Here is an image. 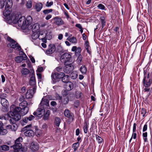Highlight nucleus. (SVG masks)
Segmentation results:
<instances>
[{
	"label": "nucleus",
	"mask_w": 152,
	"mask_h": 152,
	"mask_svg": "<svg viewBox=\"0 0 152 152\" xmlns=\"http://www.w3.org/2000/svg\"><path fill=\"white\" fill-rule=\"evenodd\" d=\"M28 104L27 102L26 101H24L20 103L19 104V107H16L14 105H12L11 106H15V109H14V110L15 111H19V110H20V109L24 107H27Z\"/></svg>",
	"instance_id": "nucleus-15"
},
{
	"label": "nucleus",
	"mask_w": 152,
	"mask_h": 152,
	"mask_svg": "<svg viewBox=\"0 0 152 152\" xmlns=\"http://www.w3.org/2000/svg\"><path fill=\"white\" fill-rule=\"evenodd\" d=\"M53 4V1H51L50 2H49V1H47L46 4V6L47 7H50Z\"/></svg>",
	"instance_id": "nucleus-55"
},
{
	"label": "nucleus",
	"mask_w": 152,
	"mask_h": 152,
	"mask_svg": "<svg viewBox=\"0 0 152 152\" xmlns=\"http://www.w3.org/2000/svg\"><path fill=\"white\" fill-rule=\"evenodd\" d=\"M64 65L65 66L63 69L64 72L68 74L73 70L74 67L72 64H68L65 63Z\"/></svg>",
	"instance_id": "nucleus-4"
},
{
	"label": "nucleus",
	"mask_w": 152,
	"mask_h": 152,
	"mask_svg": "<svg viewBox=\"0 0 152 152\" xmlns=\"http://www.w3.org/2000/svg\"><path fill=\"white\" fill-rule=\"evenodd\" d=\"M1 103L2 106L5 107V110L7 111V107L9 105V103L7 99L1 100Z\"/></svg>",
	"instance_id": "nucleus-22"
},
{
	"label": "nucleus",
	"mask_w": 152,
	"mask_h": 152,
	"mask_svg": "<svg viewBox=\"0 0 152 152\" xmlns=\"http://www.w3.org/2000/svg\"><path fill=\"white\" fill-rule=\"evenodd\" d=\"M70 42H72L73 43H76L77 42V39L75 37H72L69 39Z\"/></svg>",
	"instance_id": "nucleus-50"
},
{
	"label": "nucleus",
	"mask_w": 152,
	"mask_h": 152,
	"mask_svg": "<svg viewBox=\"0 0 152 152\" xmlns=\"http://www.w3.org/2000/svg\"><path fill=\"white\" fill-rule=\"evenodd\" d=\"M35 7L36 11L39 12L42 8L43 4L41 3L38 2L35 4Z\"/></svg>",
	"instance_id": "nucleus-26"
},
{
	"label": "nucleus",
	"mask_w": 152,
	"mask_h": 152,
	"mask_svg": "<svg viewBox=\"0 0 152 152\" xmlns=\"http://www.w3.org/2000/svg\"><path fill=\"white\" fill-rule=\"evenodd\" d=\"M15 106H11L10 107V111L8 113V115L10 117H13L10 120V122L12 124L15 123L16 121L19 120L21 118L20 115L16 113V111L14 110Z\"/></svg>",
	"instance_id": "nucleus-2"
},
{
	"label": "nucleus",
	"mask_w": 152,
	"mask_h": 152,
	"mask_svg": "<svg viewBox=\"0 0 152 152\" xmlns=\"http://www.w3.org/2000/svg\"><path fill=\"white\" fill-rule=\"evenodd\" d=\"M30 75L31 76V77L29 81V84L31 85H35L36 84V81L34 74L33 73H32Z\"/></svg>",
	"instance_id": "nucleus-20"
},
{
	"label": "nucleus",
	"mask_w": 152,
	"mask_h": 152,
	"mask_svg": "<svg viewBox=\"0 0 152 152\" xmlns=\"http://www.w3.org/2000/svg\"><path fill=\"white\" fill-rule=\"evenodd\" d=\"M21 73L23 75H27L29 72V70L26 68H23L21 70Z\"/></svg>",
	"instance_id": "nucleus-36"
},
{
	"label": "nucleus",
	"mask_w": 152,
	"mask_h": 152,
	"mask_svg": "<svg viewBox=\"0 0 152 152\" xmlns=\"http://www.w3.org/2000/svg\"><path fill=\"white\" fill-rule=\"evenodd\" d=\"M5 4V9H11L12 5V0H8L4 1V5Z\"/></svg>",
	"instance_id": "nucleus-21"
},
{
	"label": "nucleus",
	"mask_w": 152,
	"mask_h": 152,
	"mask_svg": "<svg viewBox=\"0 0 152 152\" xmlns=\"http://www.w3.org/2000/svg\"><path fill=\"white\" fill-rule=\"evenodd\" d=\"M15 61L18 63H20L21 62L23 61L22 59V57L21 56H18L15 58Z\"/></svg>",
	"instance_id": "nucleus-41"
},
{
	"label": "nucleus",
	"mask_w": 152,
	"mask_h": 152,
	"mask_svg": "<svg viewBox=\"0 0 152 152\" xmlns=\"http://www.w3.org/2000/svg\"><path fill=\"white\" fill-rule=\"evenodd\" d=\"M140 113L143 117H144L147 114V112L146 110L144 108H142L140 110Z\"/></svg>",
	"instance_id": "nucleus-38"
},
{
	"label": "nucleus",
	"mask_w": 152,
	"mask_h": 152,
	"mask_svg": "<svg viewBox=\"0 0 152 152\" xmlns=\"http://www.w3.org/2000/svg\"><path fill=\"white\" fill-rule=\"evenodd\" d=\"M11 12L10 9H5L3 12V15L4 17V18L7 20H12L11 15H10Z\"/></svg>",
	"instance_id": "nucleus-10"
},
{
	"label": "nucleus",
	"mask_w": 152,
	"mask_h": 152,
	"mask_svg": "<svg viewBox=\"0 0 152 152\" xmlns=\"http://www.w3.org/2000/svg\"><path fill=\"white\" fill-rule=\"evenodd\" d=\"M31 149L33 151H36L39 148L38 144L35 142H33L31 144Z\"/></svg>",
	"instance_id": "nucleus-17"
},
{
	"label": "nucleus",
	"mask_w": 152,
	"mask_h": 152,
	"mask_svg": "<svg viewBox=\"0 0 152 152\" xmlns=\"http://www.w3.org/2000/svg\"><path fill=\"white\" fill-rule=\"evenodd\" d=\"M64 114L65 116L69 118L72 121L74 120V114L68 109H66L65 110Z\"/></svg>",
	"instance_id": "nucleus-9"
},
{
	"label": "nucleus",
	"mask_w": 152,
	"mask_h": 152,
	"mask_svg": "<svg viewBox=\"0 0 152 152\" xmlns=\"http://www.w3.org/2000/svg\"><path fill=\"white\" fill-rule=\"evenodd\" d=\"M35 118L34 116L32 115H30L28 116L24 117L23 119V121L26 123H27L33 120Z\"/></svg>",
	"instance_id": "nucleus-19"
},
{
	"label": "nucleus",
	"mask_w": 152,
	"mask_h": 152,
	"mask_svg": "<svg viewBox=\"0 0 152 152\" xmlns=\"http://www.w3.org/2000/svg\"><path fill=\"white\" fill-rule=\"evenodd\" d=\"M70 77L71 79L74 80L77 77V75L76 72H73L70 75Z\"/></svg>",
	"instance_id": "nucleus-40"
},
{
	"label": "nucleus",
	"mask_w": 152,
	"mask_h": 152,
	"mask_svg": "<svg viewBox=\"0 0 152 152\" xmlns=\"http://www.w3.org/2000/svg\"><path fill=\"white\" fill-rule=\"evenodd\" d=\"M147 129V125L146 123L144 125L143 128V132H144L146 131Z\"/></svg>",
	"instance_id": "nucleus-62"
},
{
	"label": "nucleus",
	"mask_w": 152,
	"mask_h": 152,
	"mask_svg": "<svg viewBox=\"0 0 152 152\" xmlns=\"http://www.w3.org/2000/svg\"><path fill=\"white\" fill-rule=\"evenodd\" d=\"M81 96V93L80 92L77 91L75 93V96L77 98H80Z\"/></svg>",
	"instance_id": "nucleus-53"
},
{
	"label": "nucleus",
	"mask_w": 152,
	"mask_h": 152,
	"mask_svg": "<svg viewBox=\"0 0 152 152\" xmlns=\"http://www.w3.org/2000/svg\"><path fill=\"white\" fill-rule=\"evenodd\" d=\"M7 95L6 94H2L1 95L0 98L1 100H2V99H6V98H7Z\"/></svg>",
	"instance_id": "nucleus-52"
},
{
	"label": "nucleus",
	"mask_w": 152,
	"mask_h": 152,
	"mask_svg": "<svg viewBox=\"0 0 152 152\" xmlns=\"http://www.w3.org/2000/svg\"><path fill=\"white\" fill-rule=\"evenodd\" d=\"M65 87L67 91H70L72 90L74 88V84L71 82H67L65 85Z\"/></svg>",
	"instance_id": "nucleus-24"
},
{
	"label": "nucleus",
	"mask_w": 152,
	"mask_h": 152,
	"mask_svg": "<svg viewBox=\"0 0 152 152\" xmlns=\"http://www.w3.org/2000/svg\"><path fill=\"white\" fill-rule=\"evenodd\" d=\"M56 49V48L55 45L53 44H50L46 50V53L48 55L51 54L55 52Z\"/></svg>",
	"instance_id": "nucleus-8"
},
{
	"label": "nucleus",
	"mask_w": 152,
	"mask_h": 152,
	"mask_svg": "<svg viewBox=\"0 0 152 152\" xmlns=\"http://www.w3.org/2000/svg\"><path fill=\"white\" fill-rule=\"evenodd\" d=\"M33 93H32V90H28L26 94V97L27 99H29L33 97Z\"/></svg>",
	"instance_id": "nucleus-30"
},
{
	"label": "nucleus",
	"mask_w": 152,
	"mask_h": 152,
	"mask_svg": "<svg viewBox=\"0 0 152 152\" xmlns=\"http://www.w3.org/2000/svg\"><path fill=\"white\" fill-rule=\"evenodd\" d=\"M80 146V143L77 142L76 143H74L72 145V148L74 149V151L75 152L77 150L78 147Z\"/></svg>",
	"instance_id": "nucleus-35"
},
{
	"label": "nucleus",
	"mask_w": 152,
	"mask_h": 152,
	"mask_svg": "<svg viewBox=\"0 0 152 152\" xmlns=\"http://www.w3.org/2000/svg\"><path fill=\"white\" fill-rule=\"evenodd\" d=\"M61 122V120L58 117L55 118L54 123L57 126H59Z\"/></svg>",
	"instance_id": "nucleus-34"
},
{
	"label": "nucleus",
	"mask_w": 152,
	"mask_h": 152,
	"mask_svg": "<svg viewBox=\"0 0 152 152\" xmlns=\"http://www.w3.org/2000/svg\"><path fill=\"white\" fill-rule=\"evenodd\" d=\"M14 151H19L20 149L22 148V145L21 144H15L14 145L12 146Z\"/></svg>",
	"instance_id": "nucleus-29"
},
{
	"label": "nucleus",
	"mask_w": 152,
	"mask_h": 152,
	"mask_svg": "<svg viewBox=\"0 0 152 152\" xmlns=\"http://www.w3.org/2000/svg\"><path fill=\"white\" fill-rule=\"evenodd\" d=\"M29 110L28 107H24L23 108H22L19 110V111H16V113L18 114L21 116L24 115L26 114L28 112Z\"/></svg>",
	"instance_id": "nucleus-12"
},
{
	"label": "nucleus",
	"mask_w": 152,
	"mask_h": 152,
	"mask_svg": "<svg viewBox=\"0 0 152 152\" xmlns=\"http://www.w3.org/2000/svg\"><path fill=\"white\" fill-rule=\"evenodd\" d=\"M145 73L144 71V76L143 81L144 86L145 87H148L151 85L152 83V80L151 79H149V73H148L147 77L145 76Z\"/></svg>",
	"instance_id": "nucleus-3"
},
{
	"label": "nucleus",
	"mask_w": 152,
	"mask_h": 152,
	"mask_svg": "<svg viewBox=\"0 0 152 152\" xmlns=\"http://www.w3.org/2000/svg\"><path fill=\"white\" fill-rule=\"evenodd\" d=\"M136 134L135 133L133 132L132 137L129 140V142L130 143L131 142L133 137L134 139H136Z\"/></svg>",
	"instance_id": "nucleus-54"
},
{
	"label": "nucleus",
	"mask_w": 152,
	"mask_h": 152,
	"mask_svg": "<svg viewBox=\"0 0 152 152\" xmlns=\"http://www.w3.org/2000/svg\"><path fill=\"white\" fill-rule=\"evenodd\" d=\"M43 35V34L42 32L40 33L39 35H38L37 33L34 32V33L32 35L31 37L33 39H37L38 38L40 39L41 36H42Z\"/></svg>",
	"instance_id": "nucleus-27"
},
{
	"label": "nucleus",
	"mask_w": 152,
	"mask_h": 152,
	"mask_svg": "<svg viewBox=\"0 0 152 152\" xmlns=\"http://www.w3.org/2000/svg\"><path fill=\"white\" fill-rule=\"evenodd\" d=\"M88 128V126L87 125V122H85L83 127L84 132L85 133H86L87 132Z\"/></svg>",
	"instance_id": "nucleus-39"
},
{
	"label": "nucleus",
	"mask_w": 152,
	"mask_h": 152,
	"mask_svg": "<svg viewBox=\"0 0 152 152\" xmlns=\"http://www.w3.org/2000/svg\"><path fill=\"white\" fill-rule=\"evenodd\" d=\"M50 114V110H48L46 111V112L44 114L43 117V119L45 120H47L49 118V115Z\"/></svg>",
	"instance_id": "nucleus-33"
},
{
	"label": "nucleus",
	"mask_w": 152,
	"mask_h": 152,
	"mask_svg": "<svg viewBox=\"0 0 152 152\" xmlns=\"http://www.w3.org/2000/svg\"><path fill=\"white\" fill-rule=\"evenodd\" d=\"M40 29V26L38 23L34 24L32 28V31L33 32L37 33L39 31Z\"/></svg>",
	"instance_id": "nucleus-25"
},
{
	"label": "nucleus",
	"mask_w": 152,
	"mask_h": 152,
	"mask_svg": "<svg viewBox=\"0 0 152 152\" xmlns=\"http://www.w3.org/2000/svg\"><path fill=\"white\" fill-rule=\"evenodd\" d=\"M82 59V56L80 54H79L77 60V62L78 64H80L81 63Z\"/></svg>",
	"instance_id": "nucleus-46"
},
{
	"label": "nucleus",
	"mask_w": 152,
	"mask_h": 152,
	"mask_svg": "<svg viewBox=\"0 0 152 152\" xmlns=\"http://www.w3.org/2000/svg\"><path fill=\"white\" fill-rule=\"evenodd\" d=\"M102 24V28H103L105 25V18L104 16H101L99 19Z\"/></svg>",
	"instance_id": "nucleus-37"
},
{
	"label": "nucleus",
	"mask_w": 152,
	"mask_h": 152,
	"mask_svg": "<svg viewBox=\"0 0 152 152\" xmlns=\"http://www.w3.org/2000/svg\"><path fill=\"white\" fill-rule=\"evenodd\" d=\"M85 48L87 52L89 54H90L91 53V51L90 46L89 47H87V48Z\"/></svg>",
	"instance_id": "nucleus-64"
},
{
	"label": "nucleus",
	"mask_w": 152,
	"mask_h": 152,
	"mask_svg": "<svg viewBox=\"0 0 152 152\" xmlns=\"http://www.w3.org/2000/svg\"><path fill=\"white\" fill-rule=\"evenodd\" d=\"M64 75V73H52L51 75V78L53 81V83H55L56 82V80L61 78L62 75Z\"/></svg>",
	"instance_id": "nucleus-7"
},
{
	"label": "nucleus",
	"mask_w": 152,
	"mask_h": 152,
	"mask_svg": "<svg viewBox=\"0 0 152 152\" xmlns=\"http://www.w3.org/2000/svg\"><path fill=\"white\" fill-rule=\"evenodd\" d=\"M21 56L22 57V61L26 60L27 58V56L24 53H23V55Z\"/></svg>",
	"instance_id": "nucleus-57"
},
{
	"label": "nucleus",
	"mask_w": 152,
	"mask_h": 152,
	"mask_svg": "<svg viewBox=\"0 0 152 152\" xmlns=\"http://www.w3.org/2000/svg\"><path fill=\"white\" fill-rule=\"evenodd\" d=\"M4 1H0V8H2L4 6Z\"/></svg>",
	"instance_id": "nucleus-58"
},
{
	"label": "nucleus",
	"mask_w": 152,
	"mask_h": 152,
	"mask_svg": "<svg viewBox=\"0 0 152 152\" xmlns=\"http://www.w3.org/2000/svg\"><path fill=\"white\" fill-rule=\"evenodd\" d=\"M7 40L8 41L10 42V43H12L13 41H14V40L12 39L10 37H8L7 38Z\"/></svg>",
	"instance_id": "nucleus-60"
},
{
	"label": "nucleus",
	"mask_w": 152,
	"mask_h": 152,
	"mask_svg": "<svg viewBox=\"0 0 152 152\" xmlns=\"http://www.w3.org/2000/svg\"><path fill=\"white\" fill-rule=\"evenodd\" d=\"M43 35H44L42 37H41V39L43 42L46 43L47 42V39L45 37L46 35V33H45L44 34H43Z\"/></svg>",
	"instance_id": "nucleus-49"
},
{
	"label": "nucleus",
	"mask_w": 152,
	"mask_h": 152,
	"mask_svg": "<svg viewBox=\"0 0 152 152\" xmlns=\"http://www.w3.org/2000/svg\"><path fill=\"white\" fill-rule=\"evenodd\" d=\"M71 58V55L67 53L63 54L60 58V61L62 62L68 63L67 62H69Z\"/></svg>",
	"instance_id": "nucleus-5"
},
{
	"label": "nucleus",
	"mask_w": 152,
	"mask_h": 152,
	"mask_svg": "<svg viewBox=\"0 0 152 152\" xmlns=\"http://www.w3.org/2000/svg\"><path fill=\"white\" fill-rule=\"evenodd\" d=\"M49 101L46 97H44L42 99L39 105V107H43V108L45 106V107L49 106Z\"/></svg>",
	"instance_id": "nucleus-14"
},
{
	"label": "nucleus",
	"mask_w": 152,
	"mask_h": 152,
	"mask_svg": "<svg viewBox=\"0 0 152 152\" xmlns=\"http://www.w3.org/2000/svg\"><path fill=\"white\" fill-rule=\"evenodd\" d=\"M22 140L23 138L21 137H19L15 141V144H21L20 142H22Z\"/></svg>",
	"instance_id": "nucleus-44"
},
{
	"label": "nucleus",
	"mask_w": 152,
	"mask_h": 152,
	"mask_svg": "<svg viewBox=\"0 0 152 152\" xmlns=\"http://www.w3.org/2000/svg\"><path fill=\"white\" fill-rule=\"evenodd\" d=\"M97 7L99 9L103 10H105V6L101 4H99L97 6Z\"/></svg>",
	"instance_id": "nucleus-47"
},
{
	"label": "nucleus",
	"mask_w": 152,
	"mask_h": 152,
	"mask_svg": "<svg viewBox=\"0 0 152 152\" xmlns=\"http://www.w3.org/2000/svg\"><path fill=\"white\" fill-rule=\"evenodd\" d=\"M39 107L38 108L36 111L33 113V114L38 117H41L45 114V111L43 107Z\"/></svg>",
	"instance_id": "nucleus-6"
},
{
	"label": "nucleus",
	"mask_w": 152,
	"mask_h": 152,
	"mask_svg": "<svg viewBox=\"0 0 152 152\" xmlns=\"http://www.w3.org/2000/svg\"><path fill=\"white\" fill-rule=\"evenodd\" d=\"M29 90H32V93H33V94H34L36 91V87L35 86H34L32 88V89H30Z\"/></svg>",
	"instance_id": "nucleus-63"
},
{
	"label": "nucleus",
	"mask_w": 152,
	"mask_h": 152,
	"mask_svg": "<svg viewBox=\"0 0 152 152\" xmlns=\"http://www.w3.org/2000/svg\"><path fill=\"white\" fill-rule=\"evenodd\" d=\"M67 90H63L61 92V93L63 96L66 97L68 94Z\"/></svg>",
	"instance_id": "nucleus-48"
},
{
	"label": "nucleus",
	"mask_w": 152,
	"mask_h": 152,
	"mask_svg": "<svg viewBox=\"0 0 152 152\" xmlns=\"http://www.w3.org/2000/svg\"><path fill=\"white\" fill-rule=\"evenodd\" d=\"M8 132L7 131L6 129H3V127L0 128V135H5Z\"/></svg>",
	"instance_id": "nucleus-32"
},
{
	"label": "nucleus",
	"mask_w": 152,
	"mask_h": 152,
	"mask_svg": "<svg viewBox=\"0 0 152 152\" xmlns=\"http://www.w3.org/2000/svg\"><path fill=\"white\" fill-rule=\"evenodd\" d=\"M25 130L26 131L24 132V134L26 136L30 137L33 136L34 135V132L32 130L28 129Z\"/></svg>",
	"instance_id": "nucleus-18"
},
{
	"label": "nucleus",
	"mask_w": 152,
	"mask_h": 152,
	"mask_svg": "<svg viewBox=\"0 0 152 152\" xmlns=\"http://www.w3.org/2000/svg\"><path fill=\"white\" fill-rule=\"evenodd\" d=\"M32 21V17L30 16L26 18L24 16H15L13 19V23H17L18 26L23 29H26L31 25Z\"/></svg>",
	"instance_id": "nucleus-1"
},
{
	"label": "nucleus",
	"mask_w": 152,
	"mask_h": 152,
	"mask_svg": "<svg viewBox=\"0 0 152 152\" xmlns=\"http://www.w3.org/2000/svg\"><path fill=\"white\" fill-rule=\"evenodd\" d=\"M18 127V125L14 123L11 125H7L6 128L7 129H9L12 131H15Z\"/></svg>",
	"instance_id": "nucleus-23"
},
{
	"label": "nucleus",
	"mask_w": 152,
	"mask_h": 152,
	"mask_svg": "<svg viewBox=\"0 0 152 152\" xmlns=\"http://www.w3.org/2000/svg\"><path fill=\"white\" fill-rule=\"evenodd\" d=\"M29 57L30 58V59L31 60V62L33 63H34L35 62V60L34 57L31 56L30 55L29 56Z\"/></svg>",
	"instance_id": "nucleus-61"
},
{
	"label": "nucleus",
	"mask_w": 152,
	"mask_h": 152,
	"mask_svg": "<svg viewBox=\"0 0 152 152\" xmlns=\"http://www.w3.org/2000/svg\"><path fill=\"white\" fill-rule=\"evenodd\" d=\"M57 99L60 100L59 102L62 105L67 104L69 101V98L67 97H64L61 99V97L58 95L57 96Z\"/></svg>",
	"instance_id": "nucleus-16"
},
{
	"label": "nucleus",
	"mask_w": 152,
	"mask_h": 152,
	"mask_svg": "<svg viewBox=\"0 0 152 152\" xmlns=\"http://www.w3.org/2000/svg\"><path fill=\"white\" fill-rule=\"evenodd\" d=\"M96 138L97 141L99 143H101L103 142L102 139L99 136L97 135H96Z\"/></svg>",
	"instance_id": "nucleus-43"
},
{
	"label": "nucleus",
	"mask_w": 152,
	"mask_h": 152,
	"mask_svg": "<svg viewBox=\"0 0 152 152\" xmlns=\"http://www.w3.org/2000/svg\"><path fill=\"white\" fill-rule=\"evenodd\" d=\"M1 149L3 151H7L9 150V147L6 145H3L1 146Z\"/></svg>",
	"instance_id": "nucleus-42"
},
{
	"label": "nucleus",
	"mask_w": 152,
	"mask_h": 152,
	"mask_svg": "<svg viewBox=\"0 0 152 152\" xmlns=\"http://www.w3.org/2000/svg\"><path fill=\"white\" fill-rule=\"evenodd\" d=\"M61 77V78L62 81L63 83H66V84L67 82H69V76L68 75H66L64 73V75H62Z\"/></svg>",
	"instance_id": "nucleus-28"
},
{
	"label": "nucleus",
	"mask_w": 152,
	"mask_h": 152,
	"mask_svg": "<svg viewBox=\"0 0 152 152\" xmlns=\"http://www.w3.org/2000/svg\"><path fill=\"white\" fill-rule=\"evenodd\" d=\"M25 99V98L23 96H20L19 98V100L20 102H23L24 101H25L24 100Z\"/></svg>",
	"instance_id": "nucleus-59"
},
{
	"label": "nucleus",
	"mask_w": 152,
	"mask_h": 152,
	"mask_svg": "<svg viewBox=\"0 0 152 152\" xmlns=\"http://www.w3.org/2000/svg\"><path fill=\"white\" fill-rule=\"evenodd\" d=\"M8 45L10 46L11 48L15 50H20L21 49V47L15 40L13 41L12 43H10L8 44Z\"/></svg>",
	"instance_id": "nucleus-13"
},
{
	"label": "nucleus",
	"mask_w": 152,
	"mask_h": 152,
	"mask_svg": "<svg viewBox=\"0 0 152 152\" xmlns=\"http://www.w3.org/2000/svg\"><path fill=\"white\" fill-rule=\"evenodd\" d=\"M63 70L62 67L59 66L57 67L55 69L56 71L59 72L62 71Z\"/></svg>",
	"instance_id": "nucleus-51"
},
{
	"label": "nucleus",
	"mask_w": 152,
	"mask_h": 152,
	"mask_svg": "<svg viewBox=\"0 0 152 152\" xmlns=\"http://www.w3.org/2000/svg\"><path fill=\"white\" fill-rule=\"evenodd\" d=\"M54 23L58 26H61L64 24V22L62 19L58 17H56L53 19Z\"/></svg>",
	"instance_id": "nucleus-11"
},
{
	"label": "nucleus",
	"mask_w": 152,
	"mask_h": 152,
	"mask_svg": "<svg viewBox=\"0 0 152 152\" xmlns=\"http://www.w3.org/2000/svg\"><path fill=\"white\" fill-rule=\"evenodd\" d=\"M26 87H25L23 86L21 88L20 90V93L22 94L26 92Z\"/></svg>",
	"instance_id": "nucleus-56"
},
{
	"label": "nucleus",
	"mask_w": 152,
	"mask_h": 152,
	"mask_svg": "<svg viewBox=\"0 0 152 152\" xmlns=\"http://www.w3.org/2000/svg\"><path fill=\"white\" fill-rule=\"evenodd\" d=\"M80 71L82 74H86L87 71L86 67L85 65H83L80 68Z\"/></svg>",
	"instance_id": "nucleus-31"
},
{
	"label": "nucleus",
	"mask_w": 152,
	"mask_h": 152,
	"mask_svg": "<svg viewBox=\"0 0 152 152\" xmlns=\"http://www.w3.org/2000/svg\"><path fill=\"white\" fill-rule=\"evenodd\" d=\"M53 11V10L52 9H46L44 10L43 12L45 15L48 14L49 13Z\"/></svg>",
	"instance_id": "nucleus-45"
}]
</instances>
